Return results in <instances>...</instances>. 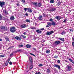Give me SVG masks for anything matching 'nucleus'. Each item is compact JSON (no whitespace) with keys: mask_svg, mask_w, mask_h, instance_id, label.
Wrapping results in <instances>:
<instances>
[{"mask_svg":"<svg viewBox=\"0 0 74 74\" xmlns=\"http://www.w3.org/2000/svg\"><path fill=\"white\" fill-rule=\"evenodd\" d=\"M9 64H10V65H11L12 64V62H9Z\"/></svg>","mask_w":74,"mask_h":74,"instance_id":"nucleus-49","label":"nucleus"},{"mask_svg":"<svg viewBox=\"0 0 74 74\" xmlns=\"http://www.w3.org/2000/svg\"><path fill=\"white\" fill-rule=\"evenodd\" d=\"M58 58V56H54V58H55L56 59H57Z\"/></svg>","mask_w":74,"mask_h":74,"instance_id":"nucleus-42","label":"nucleus"},{"mask_svg":"<svg viewBox=\"0 0 74 74\" xmlns=\"http://www.w3.org/2000/svg\"><path fill=\"white\" fill-rule=\"evenodd\" d=\"M54 33V32L53 31H51L50 32H47L46 33V35L47 36L48 35H51L52 34H53Z\"/></svg>","mask_w":74,"mask_h":74,"instance_id":"nucleus-2","label":"nucleus"},{"mask_svg":"<svg viewBox=\"0 0 74 74\" xmlns=\"http://www.w3.org/2000/svg\"><path fill=\"white\" fill-rule=\"evenodd\" d=\"M51 24L52 25H53V26H55L56 23H55V22L53 21L51 23Z\"/></svg>","mask_w":74,"mask_h":74,"instance_id":"nucleus-25","label":"nucleus"},{"mask_svg":"<svg viewBox=\"0 0 74 74\" xmlns=\"http://www.w3.org/2000/svg\"><path fill=\"white\" fill-rule=\"evenodd\" d=\"M33 68V65L32 64L30 66V69H32Z\"/></svg>","mask_w":74,"mask_h":74,"instance_id":"nucleus-32","label":"nucleus"},{"mask_svg":"<svg viewBox=\"0 0 74 74\" xmlns=\"http://www.w3.org/2000/svg\"><path fill=\"white\" fill-rule=\"evenodd\" d=\"M13 56V53H12L10 54V56Z\"/></svg>","mask_w":74,"mask_h":74,"instance_id":"nucleus-59","label":"nucleus"},{"mask_svg":"<svg viewBox=\"0 0 74 74\" xmlns=\"http://www.w3.org/2000/svg\"><path fill=\"white\" fill-rule=\"evenodd\" d=\"M33 5H35V6H36L37 7V2L36 3H33Z\"/></svg>","mask_w":74,"mask_h":74,"instance_id":"nucleus-30","label":"nucleus"},{"mask_svg":"<svg viewBox=\"0 0 74 74\" xmlns=\"http://www.w3.org/2000/svg\"><path fill=\"white\" fill-rule=\"evenodd\" d=\"M58 63H60V61L59 60H58L57 61Z\"/></svg>","mask_w":74,"mask_h":74,"instance_id":"nucleus-47","label":"nucleus"},{"mask_svg":"<svg viewBox=\"0 0 74 74\" xmlns=\"http://www.w3.org/2000/svg\"><path fill=\"white\" fill-rule=\"evenodd\" d=\"M66 69H68V71H70L71 69V67L70 66L67 65L66 66Z\"/></svg>","mask_w":74,"mask_h":74,"instance_id":"nucleus-6","label":"nucleus"},{"mask_svg":"<svg viewBox=\"0 0 74 74\" xmlns=\"http://www.w3.org/2000/svg\"><path fill=\"white\" fill-rule=\"evenodd\" d=\"M22 1L23 3H25V0H22Z\"/></svg>","mask_w":74,"mask_h":74,"instance_id":"nucleus-50","label":"nucleus"},{"mask_svg":"<svg viewBox=\"0 0 74 74\" xmlns=\"http://www.w3.org/2000/svg\"><path fill=\"white\" fill-rule=\"evenodd\" d=\"M10 31L12 33H14V32H15L16 31V29H15V27H11L10 28Z\"/></svg>","mask_w":74,"mask_h":74,"instance_id":"nucleus-1","label":"nucleus"},{"mask_svg":"<svg viewBox=\"0 0 74 74\" xmlns=\"http://www.w3.org/2000/svg\"><path fill=\"white\" fill-rule=\"evenodd\" d=\"M69 60L71 62H72V63H73V60H71V59L70 58L69 59Z\"/></svg>","mask_w":74,"mask_h":74,"instance_id":"nucleus-34","label":"nucleus"},{"mask_svg":"<svg viewBox=\"0 0 74 74\" xmlns=\"http://www.w3.org/2000/svg\"><path fill=\"white\" fill-rule=\"evenodd\" d=\"M15 38L17 40H19V37H18L17 36H16L15 37Z\"/></svg>","mask_w":74,"mask_h":74,"instance_id":"nucleus-35","label":"nucleus"},{"mask_svg":"<svg viewBox=\"0 0 74 74\" xmlns=\"http://www.w3.org/2000/svg\"><path fill=\"white\" fill-rule=\"evenodd\" d=\"M55 2V1L54 0H51L50 1V3H53Z\"/></svg>","mask_w":74,"mask_h":74,"instance_id":"nucleus-27","label":"nucleus"},{"mask_svg":"<svg viewBox=\"0 0 74 74\" xmlns=\"http://www.w3.org/2000/svg\"><path fill=\"white\" fill-rule=\"evenodd\" d=\"M5 5V2H4L0 1V6L1 7H3Z\"/></svg>","mask_w":74,"mask_h":74,"instance_id":"nucleus-5","label":"nucleus"},{"mask_svg":"<svg viewBox=\"0 0 74 74\" xmlns=\"http://www.w3.org/2000/svg\"><path fill=\"white\" fill-rule=\"evenodd\" d=\"M53 66L54 67H56L57 68H58V69H60V66L59 65L55 64V65H54Z\"/></svg>","mask_w":74,"mask_h":74,"instance_id":"nucleus-10","label":"nucleus"},{"mask_svg":"<svg viewBox=\"0 0 74 74\" xmlns=\"http://www.w3.org/2000/svg\"><path fill=\"white\" fill-rule=\"evenodd\" d=\"M1 28L2 30H3L4 31H5L7 30V28L6 27L2 26L1 27Z\"/></svg>","mask_w":74,"mask_h":74,"instance_id":"nucleus-3","label":"nucleus"},{"mask_svg":"<svg viewBox=\"0 0 74 74\" xmlns=\"http://www.w3.org/2000/svg\"><path fill=\"white\" fill-rule=\"evenodd\" d=\"M28 8H24V10H25V11H27V10H28Z\"/></svg>","mask_w":74,"mask_h":74,"instance_id":"nucleus-38","label":"nucleus"},{"mask_svg":"<svg viewBox=\"0 0 74 74\" xmlns=\"http://www.w3.org/2000/svg\"><path fill=\"white\" fill-rule=\"evenodd\" d=\"M53 21V19L52 18H51L49 19V21Z\"/></svg>","mask_w":74,"mask_h":74,"instance_id":"nucleus-51","label":"nucleus"},{"mask_svg":"<svg viewBox=\"0 0 74 74\" xmlns=\"http://www.w3.org/2000/svg\"><path fill=\"white\" fill-rule=\"evenodd\" d=\"M49 26H51V23L49 22L47 23L46 26V27H49Z\"/></svg>","mask_w":74,"mask_h":74,"instance_id":"nucleus-11","label":"nucleus"},{"mask_svg":"<svg viewBox=\"0 0 74 74\" xmlns=\"http://www.w3.org/2000/svg\"><path fill=\"white\" fill-rule=\"evenodd\" d=\"M61 4V3L59 1L57 5H58V6H59Z\"/></svg>","mask_w":74,"mask_h":74,"instance_id":"nucleus-33","label":"nucleus"},{"mask_svg":"<svg viewBox=\"0 0 74 74\" xmlns=\"http://www.w3.org/2000/svg\"><path fill=\"white\" fill-rule=\"evenodd\" d=\"M26 27V24H23L21 25V27L22 28H25Z\"/></svg>","mask_w":74,"mask_h":74,"instance_id":"nucleus-12","label":"nucleus"},{"mask_svg":"<svg viewBox=\"0 0 74 74\" xmlns=\"http://www.w3.org/2000/svg\"><path fill=\"white\" fill-rule=\"evenodd\" d=\"M26 47L28 48H31V45H30L27 44L26 46Z\"/></svg>","mask_w":74,"mask_h":74,"instance_id":"nucleus-13","label":"nucleus"},{"mask_svg":"<svg viewBox=\"0 0 74 74\" xmlns=\"http://www.w3.org/2000/svg\"><path fill=\"white\" fill-rule=\"evenodd\" d=\"M43 15L44 16V17H46V16H47V15H46L45 14L43 13Z\"/></svg>","mask_w":74,"mask_h":74,"instance_id":"nucleus-46","label":"nucleus"},{"mask_svg":"<svg viewBox=\"0 0 74 74\" xmlns=\"http://www.w3.org/2000/svg\"><path fill=\"white\" fill-rule=\"evenodd\" d=\"M5 38L6 41H9V39L8 38L7 36H6Z\"/></svg>","mask_w":74,"mask_h":74,"instance_id":"nucleus-31","label":"nucleus"},{"mask_svg":"<svg viewBox=\"0 0 74 74\" xmlns=\"http://www.w3.org/2000/svg\"><path fill=\"white\" fill-rule=\"evenodd\" d=\"M22 37H23L24 38H26V36H24L23 35H21Z\"/></svg>","mask_w":74,"mask_h":74,"instance_id":"nucleus-41","label":"nucleus"},{"mask_svg":"<svg viewBox=\"0 0 74 74\" xmlns=\"http://www.w3.org/2000/svg\"><path fill=\"white\" fill-rule=\"evenodd\" d=\"M59 40H61L62 41H63V42L64 41V38H59Z\"/></svg>","mask_w":74,"mask_h":74,"instance_id":"nucleus-19","label":"nucleus"},{"mask_svg":"<svg viewBox=\"0 0 74 74\" xmlns=\"http://www.w3.org/2000/svg\"><path fill=\"white\" fill-rule=\"evenodd\" d=\"M29 60H30V62H32L33 61V58H32V57H29Z\"/></svg>","mask_w":74,"mask_h":74,"instance_id":"nucleus-21","label":"nucleus"},{"mask_svg":"<svg viewBox=\"0 0 74 74\" xmlns=\"http://www.w3.org/2000/svg\"><path fill=\"white\" fill-rule=\"evenodd\" d=\"M51 72V71L49 69H47V73H49Z\"/></svg>","mask_w":74,"mask_h":74,"instance_id":"nucleus-28","label":"nucleus"},{"mask_svg":"<svg viewBox=\"0 0 74 74\" xmlns=\"http://www.w3.org/2000/svg\"><path fill=\"white\" fill-rule=\"evenodd\" d=\"M30 55H32V56H36L35 55H34V54H32V53H30Z\"/></svg>","mask_w":74,"mask_h":74,"instance_id":"nucleus-45","label":"nucleus"},{"mask_svg":"<svg viewBox=\"0 0 74 74\" xmlns=\"http://www.w3.org/2000/svg\"><path fill=\"white\" fill-rule=\"evenodd\" d=\"M43 65L42 64H40L38 65V66L39 67H41V66H42Z\"/></svg>","mask_w":74,"mask_h":74,"instance_id":"nucleus-40","label":"nucleus"},{"mask_svg":"<svg viewBox=\"0 0 74 74\" xmlns=\"http://www.w3.org/2000/svg\"><path fill=\"white\" fill-rule=\"evenodd\" d=\"M32 72L33 73V71H32Z\"/></svg>","mask_w":74,"mask_h":74,"instance_id":"nucleus-63","label":"nucleus"},{"mask_svg":"<svg viewBox=\"0 0 74 74\" xmlns=\"http://www.w3.org/2000/svg\"><path fill=\"white\" fill-rule=\"evenodd\" d=\"M2 19H3V20H6V19H7L5 18L4 17H2Z\"/></svg>","mask_w":74,"mask_h":74,"instance_id":"nucleus-37","label":"nucleus"},{"mask_svg":"<svg viewBox=\"0 0 74 74\" xmlns=\"http://www.w3.org/2000/svg\"><path fill=\"white\" fill-rule=\"evenodd\" d=\"M23 34H24V35H26L27 34V33L26 32H24V33H23Z\"/></svg>","mask_w":74,"mask_h":74,"instance_id":"nucleus-53","label":"nucleus"},{"mask_svg":"<svg viewBox=\"0 0 74 74\" xmlns=\"http://www.w3.org/2000/svg\"><path fill=\"white\" fill-rule=\"evenodd\" d=\"M26 22H29V23H30V20L28 19H26V20L25 21Z\"/></svg>","mask_w":74,"mask_h":74,"instance_id":"nucleus-23","label":"nucleus"},{"mask_svg":"<svg viewBox=\"0 0 74 74\" xmlns=\"http://www.w3.org/2000/svg\"><path fill=\"white\" fill-rule=\"evenodd\" d=\"M10 18L11 21H12L15 18H14V16H11Z\"/></svg>","mask_w":74,"mask_h":74,"instance_id":"nucleus-14","label":"nucleus"},{"mask_svg":"<svg viewBox=\"0 0 74 74\" xmlns=\"http://www.w3.org/2000/svg\"><path fill=\"white\" fill-rule=\"evenodd\" d=\"M3 13H4V14H6V15H8V13L7 12L6 10H3Z\"/></svg>","mask_w":74,"mask_h":74,"instance_id":"nucleus-22","label":"nucleus"},{"mask_svg":"<svg viewBox=\"0 0 74 74\" xmlns=\"http://www.w3.org/2000/svg\"><path fill=\"white\" fill-rule=\"evenodd\" d=\"M60 43V41L59 40L56 41L55 42V44L57 45H59V44Z\"/></svg>","mask_w":74,"mask_h":74,"instance_id":"nucleus-8","label":"nucleus"},{"mask_svg":"<svg viewBox=\"0 0 74 74\" xmlns=\"http://www.w3.org/2000/svg\"><path fill=\"white\" fill-rule=\"evenodd\" d=\"M16 52H22V50L21 49L18 50L17 51H16Z\"/></svg>","mask_w":74,"mask_h":74,"instance_id":"nucleus-20","label":"nucleus"},{"mask_svg":"<svg viewBox=\"0 0 74 74\" xmlns=\"http://www.w3.org/2000/svg\"><path fill=\"white\" fill-rule=\"evenodd\" d=\"M56 9L55 8H51V9L49 10V11H50V12H53V11H56Z\"/></svg>","mask_w":74,"mask_h":74,"instance_id":"nucleus-4","label":"nucleus"},{"mask_svg":"<svg viewBox=\"0 0 74 74\" xmlns=\"http://www.w3.org/2000/svg\"><path fill=\"white\" fill-rule=\"evenodd\" d=\"M69 30H70L71 32H73V29H70Z\"/></svg>","mask_w":74,"mask_h":74,"instance_id":"nucleus-48","label":"nucleus"},{"mask_svg":"<svg viewBox=\"0 0 74 74\" xmlns=\"http://www.w3.org/2000/svg\"><path fill=\"white\" fill-rule=\"evenodd\" d=\"M60 20L61 19H63V17H60Z\"/></svg>","mask_w":74,"mask_h":74,"instance_id":"nucleus-56","label":"nucleus"},{"mask_svg":"<svg viewBox=\"0 0 74 74\" xmlns=\"http://www.w3.org/2000/svg\"><path fill=\"white\" fill-rule=\"evenodd\" d=\"M33 49H34V50L35 51H36V49H35V48H34V47H33Z\"/></svg>","mask_w":74,"mask_h":74,"instance_id":"nucleus-58","label":"nucleus"},{"mask_svg":"<svg viewBox=\"0 0 74 74\" xmlns=\"http://www.w3.org/2000/svg\"><path fill=\"white\" fill-rule=\"evenodd\" d=\"M66 32L65 31H63L61 34V35H63V34H66Z\"/></svg>","mask_w":74,"mask_h":74,"instance_id":"nucleus-16","label":"nucleus"},{"mask_svg":"<svg viewBox=\"0 0 74 74\" xmlns=\"http://www.w3.org/2000/svg\"><path fill=\"white\" fill-rule=\"evenodd\" d=\"M0 57H1V58H4V55H1Z\"/></svg>","mask_w":74,"mask_h":74,"instance_id":"nucleus-44","label":"nucleus"},{"mask_svg":"<svg viewBox=\"0 0 74 74\" xmlns=\"http://www.w3.org/2000/svg\"><path fill=\"white\" fill-rule=\"evenodd\" d=\"M42 5H41V3L40 2L38 3L37 5H36L37 7H41Z\"/></svg>","mask_w":74,"mask_h":74,"instance_id":"nucleus-9","label":"nucleus"},{"mask_svg":"<svg viewBox=\"0 0 74 74\" xmlns=\"http://www.w3.org/2000/svg\"><path fill=\"white\" fill-rule=\"evenodd\" d=\"M28 12H30L31 13V12H32V10H31V9H29V8H28Z\"/></svg>","mask_w":74,"mask_h":74,"instance_id":"nucleus-26","label":"nucleus"},{"mask_svg":"<svg viewBox=\"0 0 74 74\" xmlns=\"http://www.w3.org/2000/svg\"><path fill=\"white\" fill-rule=\"evenodd\" d=\"M72 45H73V47H74V42H72Z\"/></svg>","mask_w":74,"mask_h":74,"instance_id":"nucleus-55","label":"nucleus"},{"mask_svg":"<svg viewBox=\"0 0 74 74\" xmlns=\"http://www.w3.org/2000/svg\"><path fill=\"white\" fill-rule=\"evenodd\" d=\"M35 74H41V73L40 72H36V73H35Z\"/></svg>","mask_w":74,"mask_h":74,"instance_id":"nucleus-43","label":"nucleus"},{"mask_svg":"<svg viewBox=\"0 0 74 74\" xmlns=\"http://www.w3.org/2000/svg\"><path fill=\"white\" fill-rule=\"evenodd\" d=\"M21 40V37L18 38V40Z\"/></svg>","mask_w":74,"mask_h":74,"instance_id":"nucleus-57","label":"nucleus"},{"mask_svg":"<svg viewBox=\"0 0 74 74\" xmlns=\"http://www.w3.org/2000/svg\"><path fill=\"white\" fill-rule=\"evenodd\" d=\"M2 20V16L0 14V21Z\"/></svg>","mask_w":74,"mask_h":74,"instance_id":"nucleus-36","label":"nucleus"},{"mask_svg":"<svg viewBox=\"0 0 74 74\" xmlns=\"http://www.w3.org/2000/svg\"><path fill=\"white\" fill-rule=\"evenodd\" d=\"M18 48H22V47H23V45H19L18 46Z\"/></svg>","mask_w":74,"mask_h":74,"instance_id":"nucleus-24","label":"nucleus"},{"mask_svg":"<svg viewBox=\"0 0 74 74\" xmlns=\"http://www.w3.org/2000/svg\"><path fill=\"white\" fill-rule=\"evenodd\" d=\"M36 32L38 33H41V31L39 29H37L36 31Z\"/></svg>","mask_w":74,"mask_h":74,"instance_id":"nucleus-15","label":"nucleus"},{"mask_svg":"<svg viewBox=\"0 0 74 74\" xmlns=\"http://www.w3.org/2000/svg\"><path fill=\"white\" fill-rule=\"evenodd\" d=\"M66 22V19H65L64 20V21L63 22L64 23H65V22Z\"/></svg>","mask_w":74,"mask_h":74,"instance_id":"nucleus-54","label":"nucleus"},{"mask_svg":"<svg viewBox=\"0 0 74 74\" xmlns=\"http://www.w3.org/2000/svg\"><path fill=\"white\" fill-rule=\"evenodd\" d=\"M0 41H2V39H0Z\"/></svg>","mask_w":74,"mask_h":74,"instance_id":"nucleus-62","label":"nucleus"},{"mask_svg":"<svg viewBox=\"0 0 74 74\" xmlns=\"http://www.w3.org/2000/svg\"><path fill=\"white\" fill-rule=\"evenodd\" d=\"M10 59H8V60L6 61V62L5 63V66H7L8 65V64L9 62H10Z\"/></svg>","mask_w":74,"mask_h":74,"instance_id":"nucleus-7","label":"nucleus"},{"mask_svg":"<svg viewBox=\"0 0 74 74\" xmlns=\"http://www.w3.org/2000/svg\"><path fill=\"white\" fill-rule=\"evenodd\" d=\"M19 4H17V5H18V6H19Z\"/></svg>","mask_w":74,"mask_h":74,"instance_id":"nucleus-61","label":"nucleus"},{"mask_svg":"<svg viewBox=\"0 0 74 74\" xmlns=\"http://www.w3.org/2000/svg\"><path fill=\"white\" fill-rule=\"evenodd\" d=\"M32 29H36V28L34 27H32L31 28Z\"/></svg>","mask_w":74,"mask_h":74,"instance_id":"nucleus-39","label":"nucleus"},{"mask_svg":"<svg viewBox=\"0 0 74 74\" xmlns=\"http://www.w3.org/2000/svg\"><path fill=\"white\" fill-rule=\"evenodd\" d=\"M25 15L26 16H28V14H27V13H26L25 14Z\"/></svg>","mask_w":74,"mask_h":74,"instance_id":"nucleus-60","label":"nucleus"},{"mask_svg":"<svg viewBox=\"0 0 74 74\" xmlns=\"http://www.w3.org/2000/svg\"><path fill=\"white\" fill-rule=\"evenodd\" d=\"M40 30H44V28H43L40 29Z\"/></svg>","mask_w":74,"mask_h":74,"instance_id":"nucleus-52","label":"nucleus"},{"mask_svg":"<svg viewBox=\"0 0 74 74\" xmlns=\"http://www.w3.org/2000/svg\"><path fill=\"white\" fill-rule=\"evenodd\" d=\"M50 50H46V53H50Z\"/></svg>","mask_w":74,"mask_h":74,"instance_id":"nucleus-29","label":"nucleus"},{"mask_svg":"<svg viewBox=\"0 0 74 74\" xmlns=\"http://www.w3.org/2000/svg\"><path fill=\"white\" fill-rule=\"evenodd\" d=\"M42 16H39L38 17L39 20H40V21H41V20H42V19L41 18H42Z\"/></svg>","mask_w":74,"mask_h":74,"instance_id":"nucleus-17","label":"nucleus"},{"mask_svg":"<svg viewBox=\"0 0 74 74\" xmlns=\"http://www.w3.org/2000/svg\"><path fill=\"white\" fill-rule=\"evenodd\" d=\"M56 18L57 19V20H60V16H56Z\"/></svg>","mask_w":74,"mask_h":74,"instance_id":"nucleus-18","label":"nucleus"}]
</instances>
